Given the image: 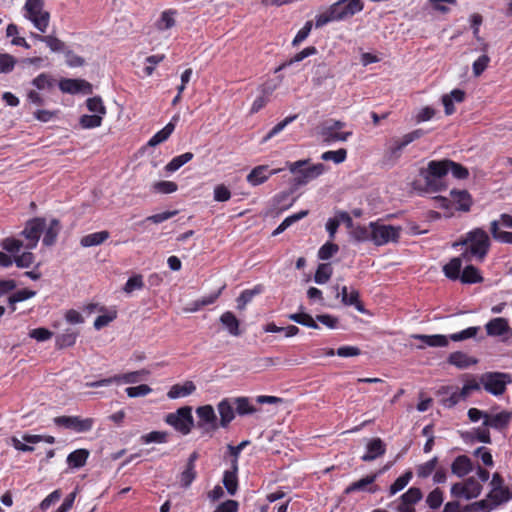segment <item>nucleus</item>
<instances>
[{
  "mask_svg": "<svg viewBox=\"0 0 512 512\" xmlns=\"http://www.w3.org/2000/svg\"><path fill=\"white\" fill-rule=\"evenodd\" d=\"M468 417L472 422L482 420V426L474 428L471 432L473 438L482 443H490L489 428L500 430L508 425L511 415L506 411L498 413H484L477 408L468 410Z\"/></svg>",
  "mask_w": 512,
  "mask_h": 512,
  "instance_id": "nucleus-1",
  "label": "nucleus"
},
{
  "mask_svg": "<svg viewBox=\"0 0 512 512\" xmlns=\"http://www.w3.org/2000/svg\"><path fill=\"white\" fill-rule=\"evenodd\" d=\"M44 228L45 219H31L26 223L25 228L21 233L25 238V242L14 237H8L2 240L1 246L4 250L11 254L19 253L22 248L34 249L38 244Z\"/></svg>",
  "mask_w": 512,
  "mask_h": 512,
  "instance_id": "nucleus-2",
  "label": "nucleus"
},
{
  "mask_svg": "<svg viewBox=\"0 0 512 512\" xmlns=\"http://www.w3.org/2000/svg\"><path fill=\"white\" fill-rule=\"evenodd\" d=\"M462 245L465 250L462 252V257L466 263L471 261L482 262L490 248V239L484 230L476 228L468 232L465 238L453 246Z\"/></svg>",
  "mask_w": 512,
  "mask_h": 512,
  "instance_id": "nucleus-3",
  "label": "nucleus"
},
{
  "mask_svg": "<svg viewBox=\"0 0 512 512\" xmlns=\"http://www.w3.org/2000/svg\"><path fill=\"white\" fill-rule=\"evenodd\" d=\"M363 9L361 0H339L315 17V26L320 28L330 22L342 21Z\"/></svg>",
  "mask_w": 512,
  "mask_h": 512,
  "instance_id": "nucleus-4",
  "label": "nucleus"
},
{
  "mask_svg": "<svg viewBox=\"0 0 512 512\" xmlns=\"http://www.w3.org/2000/svg\"><path fill=\"white\" fill-rule=\"evenodd\" d=\"M489 479V472L479 467L477 469V478L472 476L462 482L455 483L451 487V495L456 498L470 500L477 498L482 491V483Z\"/></svg>",
  "mask_w": 512,
  "mask_h": 512,
  "instance_id": "nucleus-5",
  "label": "nucleus"
},
{
  "mask_svg": "<svg viewBox=\"0 0 512 512\" xmlns=\"http://www.w3.org/2000/svg\"><path fill=\"white\" fill-rule=\"evenodd\" d=\"M479 327H468L460 332L453 333L449 337L445 335L435 334V335H422L415 334L412 335L411 338L415 340H419L421 343L416 345L417 349H424L426 346L430 347H445L449 343V339L452 341H463L469 338H473L477 335L479 331Z\"/></svg>",
  "mask_w": 512,
  "mask_h": 512,
  "instance_id": "nucleus-6",
  "label": "nucleus"
},
{
  "mask_svg": "<svg viewBox=\"0 0 512 512\" xmlns=\"http://www.w3.org/2000/svg\"><path fill=\"white\" fill-rule=\"evenodd\" d=\"M309 163L310 160L308 159L286 163L287 168L294 175L295 185H306L326 172L324 164L309 165Z\"/></svg>",
  "mask_w": 512,
  "mask_h": 512,
  "instance_id": "nucleus-7",
  "label": "nucleus"
},
{
  "mask_svg": "<svg viewBox=\"0 0 512 512\" xmlns=\"http://www.w3.org/2000/svg\"><path fill=\"white\" fill-rule=\"evenodd\" d=\"M402 228L386 224L377 220L372 222V243L376 246H383L389 243H395L399 240Z\"/></svg>",
  "mask_w": 512,
  "mask_h": 512,
  "instance_id": "nucleus-8",
  "label": "nucleus"
},
{
  "mask_svg": "<svg viewBox=\"0 0 512 512\" xmlns=\"http://www.w3.org/2000/svg\"><path fill=\"white\" fill-rule=\"evenodd\" d=\"M43 6V0H27L24 5L25 17L42 33L47 30L50 20V15Z\"/></svg>",
  "mask_w": 512,
  "mask_h": 512,
  "instance_id": "nucleus-9",
  "label": "nucleus"
},
{
  "mask_svg": "<svg viewBox=\"0 0 512 512\" xmlns=\"http://www.w3.org/2000/svg\"><path fill=\"white\" fill-rule=\"evenodd\" d=\"M165 421L176 431L182 433L183 435H187L190 433L194 424L192 408L190 406L181 407L175 412L167 414Z\"/></svg>",
  "mask_w": 512,
  "mask_h": 512,
  "instance_id": "nucleus-10",
  "label": "nucleus"
},
{
  "mask_svg": "<svg viewBox=\"0 0 512 512\" xmlns=\"http://www.w3.org/2000/svg\"><path fill=\"white\" fill-rule=\"evenodd\" d=\"M511 382L512 379L508 373L487 372L480 377L482 387L495 396L503 394L506 386Z\"/></svg>",
  "mask_w": 512,
  "mask_h": 512,
  "instance_id": "nucleus-11",
  "label": "nucleus"
},
{
  "mask_svg": "<svg viewBox=\"0 0 512 512\" xmlns=\"http://www.w3.org/2000/svg\"><path fill=\"white\" fill-rule=\"evenodd\" d=\"M345 123L338 120L326 121L322 127L320 134L326 143L345 142L352 135V131H341L345 127Z\"/></svg>",
  "mask_w": 512,
  "mask_h": 512,
  "instance_id": "nucleus-12",
  "label": "nucleus"
},
{
  "mask_svg": "<svg viewBox=\"0 0 512 512\" xmlns=\"http://www.w3.org/2000/svg\"><path fill=\"white\" fill-rule=\"evenodd\" d=\"M55 425L81 433L92 429L93 419L78 416H60L53 419Z\"/></svg>",
  "mask_w": 512,
  "mask_h": 512,
  "instance_id": "nucleus-13",
  "label": "nucleus"
},
{
  "mask_svg": "<svg viewBox=\"0 0 512 512\" xmlns=\"http://www.w3.org/2000/svg\"><path fill=\"white\" fill-rule=\"evenodd\" d=\"M59 89L63 93L68 94H91L92 85L83 79H69L65 78L60 80Z\"/></svg>",
  "mask_w": 512,
  "mask_h": 512,
  "instance_id": "nucleus-14",
  "label": "nucleus"
},
{
  "mask_svg": "<svg viewBox=\"0 0 512 512\" xmlns=\"http://www.w3.org/2000/svg\"><path fill=\"white\" fill-rule=\"evenodd\" d=\"M281 169L270 170L267 165H259L252 169L246 180L251 186H258L266 182L270 176L279 173Z\"/></svg>",
  "mask_w": 512,
  "mask_h": 512,
  "instance_id": "nucleus-15",
  "label": "nucleus"
},
{
  "mask_svg": "<svg viewBox=\"0 0 512 512\" xmlns=\"http://www.w3.org/2000/svg\"><path fill=\"white\" fill-rule=\"evenodd\" d=\"M512 499V493L507 487L492 488L484 501L491 507V511Z\"/></svg>",
  "mask_w": 512,
  "mask_h": 512,
  "instance_id": "nucleus-16",
  "label": "nucleus"
},
{
  "mask_svg": "<svg viewBox=\"0 0 512 512\" xmlns=\"http://www.w3.org/2000/svg\"><path fill=\"white\" fill-rule=\"evenodd\" d=\"M196 389V384L193 381L186 380L172 385L167 392V397L171 400L185 398L194 394Z\"/></svg>",
  "mask_w": 512,
  "mask_h": 512,
  "instance_id": "nucleus-17",
  "label": "nucleus"
},
{
  "mask_svg": "<svg viewBox=\"0 0 512 512\" xmlns=\"http://www.w3.org/2000/svg\"><path fill=\"white\" fill-rule=\"evenodd\" d=\"M234 407L232 398H224L218 403L217 410L220 416L221 427L226 428L235 418Z\"/></svg>",
  "mask_w": 512,
  "mask_h": 512,
  "instance_id": "nucleus-18",
  "label": "nucleus"
},
{
  "mask_svg": "<svg viewBox=\"0 0 512 512\" xmlns=\"http://www.w3.org/2000/svg\"><path fill=\"white\" fill-rule=\"evenodd\" d=\"M197 417L199 418V426L209 427L212 429L217 428V416L214 408L211 405H203L196 409Z\"/></svg>",
  "mask_w": 512,
  "mask_h": 512,
  "instance_id": "nucleus-19",
  "label": "nucleus"
},
{
  "mask_svg": "<svg viewBox=\"0 0 512 512\" xmlns=\"http://www.w3.org/2000/svg\"><path fill=\"white\" fill-rule=\"evenodd\" d=\"M465 92L461 89H454L450 93L444 94L441 98L446 115H452L455 112V104L463 102Z\"/></svg>",
  "mask_w": 512,
  "mask_h": 512,
  "instance_id": "nucleus-20",
  "label": "nucleus"
},
{
  "mask_svg": "<svg viewBox=\"0 0 512 512\" xmlns=\"http://www.w3.org/2000/svg\"><path fill=\"white\" fill-rule=\"evenodd\" d=\"M430 171L426 168L421 169L420 176L424 181L423 190L427 193L438 192L445 189L446 184L444 180L436 177L435 175H429Z\"/></svg>",
  "mask_w": 512,
  "mask_h": 512,
  "instance_id": "nucleus-21",
  "label": "nucleus"
},
{
  "mask_svg": "<svg viewBox=\"0 0 512 512\" xmlns=\"http://www.w3.org/2000/svg\"><path fill=\"white\" fill-rule=\"evenodd\" d=\"M385 444L380 438H372L367 441L366 452L361 457L363 461H372L385 453Z\"/></svg>",
  "mask_w": 512,
  "mask_h": 512,
  "instance_id": "nucleus-22",
  "label": "nucleus"
},
{
  "mask_svg": "<svg viewBox=\"0 0 512 512\" xmlns=\"http://www.w3.org/2000/svg\"><path fill=\"white\" fill-rule=\"evenodd\" d=\"M179 120V115H174L171 119V121L160 131H158L156 134H154L150 140L148 141L147 145L150 147H155L163 142H165L170 135L173 133L176 123Z\"/></svg>",
  "mask_w": 512,
  "mask_h": 512,
  "instance_id": "nucleus-23",
  "label": "nucleus"
},
{
  "mask_svg": "<svg viewBox=\"0 0 512 512\" xmlns=\"http://www.w3.org/2000/svg\"><path fill=\"white\" fill-rule=\"evenodd\" d=\"M439 394L442 396V405L447 408L455 406L460 400L464 399L461 391L453 386L442 387Z\"/></svg>",
  "mask_w": 512,
  "mask_h": 512,
  "instance_id": "nucleus-24",
  "label": "nucleus"
},
{
  "mask_svg": "<svg viewBox=\"0 0 512 512\" xmlns=\"http://www.w3.org/2000/svg\"><path fill=\"white\" fill-rule=\"evenodd\" d=\"M377 478V474L366 476L358 481L351 483L346 489L345 493L350 494L355 491H365L369 493H375L377 491V487L373 486Z\"/></svg>",
  "mask_w": 512,
  "mask_h": 512,
  "instance_id": "nucleus-25",
  "label": "nucleus"
},
{
  "mask_svg": "<svg viewBox=\"0 0 512 512\" xmlns=\"http://www.w3.org/2000/svg\"><path fill=\"white\" fill-rule=\"evenodd\" d=\"M219 320L223 328L231 336L237 337L241 335L240 321L237 319L234 313L226 311L220 316Z\"/></svg>",
  "mask_w": 512,
  "mask_h": 512,
  "instance_id": "nucleus-26",
  "label": "nucleus"
},
{
  "mask_svg": "<svg viewBox=\"0 0 512 512\" xmlns=\"http://www.w3.org/2000/svg\"><path fill=\"white\" fill-rule=\"evenodd\" d=\"M485 329L489 336H502L509 330L508 320L502 317L493 318L486 323Z\"/></svg>",
  "mask_w": 512,
  "mask_h": 512,
  "instance_id": "nucleus-27",
  "label": "nucleus"
},
{
  "mask_svg": "<svg viewBox=\"0 0 512 512\" xmlns=\"http://www.w3.org/2000/svg\"><path fill=\"white\" fill-rule=\"evenodd\" d=\"M177 11L174 9L164 10L159 19L155 23V27L158 31L164 32L176 25Z\"/></svg>",
  "mask_w": 512,
  "mask_h": 512,
  "instance_id": "nucleus-28",
  "label": "nucleus"
},
{
  "mask_svg": "<svg viewBox=\"0 0 512 512\" xmlns=\"http://www.w3.org/2000/svg\"><path fill=\"white\" fill-rule=\"evenodd\" d=\"M464 258L462 254L459 257L452 258L443 266L444 275L450 280H458L462 273Z\"/></svg>",
  "mask_w": 512,
  "mask_h": 512,
  "instance_id": "nucleus-29",
  "label": "nucleus"
},
{
  "mask_svg": "<svg viewBox=\"0 0 512 512\" xmlns=\"http://www.w3.org/2000/svg\"><path fill=\"white\" fill-rule=\"evenodd\" d=\"M341 222H344L347 224L348 227L352 226V218L350 215L346 212H340L338 213L334 218H329L326 222V230L329 233L330 238H334L338 227L340 226Z\"/></svg>",
  "mask_w": 512,
  "mask_h": 512,
  "instance_id": "nucleus-30",
  "label": "nucleus"
},
{
  "mask_svg": "<svg viewBox=\"0 0 512 512\" xmlns=\"http://www.w3.org/2000/svg\"><path fill=\"white\" fill-rule=\"evenodd\" d=\"M450 196L452 203L457 205V210L468 211L470 209L472 200L466 190H452Z\"/></svg>",
  "mask_w": 512,
  "mask_h": 512,
  "instance_id": "nucleus-31",
  "label": "nucleus"
},
{
  "mask_svg": "<svg viewBox=\"0 0 512 512\" xmlns=\"http://www.w3.org/2000/svg\"><path fill=\"white\" fill-rule=\"evenodd\" d=\"M473 469V465L471 460L465 456H458L452 463L451 470L452 473L458 477H464L468 473H470Z\"/></svg>",
  "mask_w": 512,
  "mask_h": 512,
  "instance_id": "nucleus-32",
  "label": "nucleus"
},
{
  "mask_svg": "<svg viewBox=\"0 0 512 512\" xmlns=\"http://www.w3.org/2000/svg\"><path fill=\"white\" fill-rule=\"evenodd\" d=\"M340 294H341L342 302L345 305L355 306V308L359 312H361V313L365 312L362 304L359 301V293H358L357 290H355V289H348L346 286H343L341 288V293Z\"/></svg>",
  "mask_w": 512,
  "mask_h": 512,
  "instance_id": "nucleus-33",
  "label": "nucleus"
},
{
  "mask_svg": "<svg viewBox=\"0 0 512 512\" xmlns=\"http://www.w3.org/2000/svg\"><path fill=\"white\" fill-rule=\"evenodd\" d=\"M237 470L238 466L236 460H233L232 470L225 471L223 476V484L230 495H234L238 488Z\"/></svg>",
  "mask_w": 512,
  "mask_h": 512,
  "instance_id": "nucleus-34",
  "label": "nucleus"
},
{
  "mask_svg": "<svg viewBox=\"0 0 512 512\" xmlns=\"http://www.w3.org/2000/svg\"><path fill=\"white\" fill-rule=\"evenodd\" d=\"M109 236V232L105 230L94 232L83 236L80 240V244L82 247L98 246L104 243L109 238Z\"/></svg>",
  "mask_w": 512,
  "mask_h": 512,
  "instance_id": "nucleus-35",
  "label": "nucleus"
},
{
  "mask_svg": "<svg viewBox=\"0 0 512 512\" xmlns=\"http://www.w3.org/2000/svg\"><path fill=\"white\" fill-rule=\"evenodd\" d=\"M451 164V160H440V161H430L427 164L426 169L430 171L429 175H435L436 177L444 180L445 176L449 172V165Z\"/></svg>",
  "mask_w": 512,
  "mask_h": 512,
  "instance_id": "nucleus-36",
  "label": "nucleus"
},
{
  "mask_svg": "<svg viewBox=\"0 0 512 512\" xmlns=\"http://www.w3.org/2000/svg\"><path fill=\"white\" fill-rule=\"evenodd\" d=\"M459 280L464 284H474L482 282L483 277L475 266L467 264L463 268Z\"/></svg>",
  "mask_w": 512,
  "mask_h": 512,
  "instance_id": "nucleus-37",
  "label": "nucleus"
},
{
  "mask_svg": "<svg viewBox=\"0 0 512 512\" xmlns=\"http://www.w3.org/2000/svg\"><path fill=\"white\" fill-rule=\"evenodd\" d=\"M59 230H60V224L57 220H55V219L51 220L48 225L45 222V228L43 230V232H44L43 244L46 246H51L55 242L57 235L59 233Z\"/></svg>",
  "mask_w": 512,
  "mask_h": 512,
  "instance_id": "nucleus-38",
  "label": "nucleus"
},
{
  "mask_svg": "<svg viewBox=\"0 0 512 512\" xmlns=\"http://www.w3.org/2000/svg\"><path fill=\"white\" fill-rule=\"evenodd\" d=\"M89 451L86 449H77L71 452L67 457V463L71 468H80L86 464Z\"/></svg>",
  "mask_w": 512,
  "mask_h": 512,
  "instance_id": "nucleus-39",
  "label": "nucleus"
},
{
  "mask_svg": "<svg viewBox=\"0 0 512 512\" xmlns=\"http://www.w3.org/2000/svg\"><path fill=\"white\" fill-rule=\"evenodd\" d=\"M372 222L368 225H358L353 227L351 237L357 242H372Z\"/></svg>",
  "mask_w": 512,
  "mask_h": 512,
  "instance_id": "nucleus-40",
  "label": "nucleus"
},
{
  "mask_svg": "<svg viewBox=\"0 0 512 512\" xmlns=\"http://www.w3.org/2000/svg\"><path fill=\"white\" fill-rule=\"evenodd\" d=\"M449 363L458 368L464 369L477 363V360L466 353L454 352L449 356Z\"/></svg>",
  "mask_w": 512,
  "mask_h": 512,
  "instance_id": "nucleus-41",
  "label": "nucleus"
},
{
  "mask_svg": "<svg viewBox=\"0 0 512 512\" xmlns=\"http://www.w3.org/2000/svg\"><path fill=\"white\" fill-rule=\"evenodd\" d=\"M149 375L145 369L116 375V383L133 384L144 380Z\"/></svg>",
  "mask_w": 512,
  "mask_h": 512,
  "instance_id": "nucleus-42",
  "label": "nucleus"
},
{
  "mask_svg": "<svg viewBox=\"0 0 512 512\" xmlns=\"http://www.w3.org/2000/svg\"><path fill=\"white\" fill-rule=\"evenodd\" d=\"M235 406L236 413L240 416L253 414L257 409L252 405L248 397H235L232 398Z\"/></svg>",
  "mask_w": 512,
  "mask_h": 512,
  "instance_id": "nucleus-43",
  "label": "nucleus"
},
{
  "mask_svg": "<svg viewBox=\"0 0 512 512\" xmlns=\"http://www.w3.org/2000/svg\"><path fill=\"white\" fill-rule=\"evenodd\" d=\"M193 157H194V155L191 152H186L181 155H178V156L172 158V160L166 164L165 171L169 172V173H173V172L177 171L178 169H180L183 165H185L186 163L191 161L193 159Z\"/></svg>",
  "mask_w": 512,
  "mask_h": 512,
  "instance_id": "nucleus-44",
  "label": "nucleus"
},
{
  "mask_svg": "<svg viewBox=\"0 0 512 512\" xmlns=\"http://www.w3.org/2000/svg\"><path fill=\"white\" fill-rule=\"evenodd\" d=\"M78 332L74 329H66L56 337V345L60 348L70 347L76 343Z\"/></svg>",
  "mask_w": 512,
  "mask_h": 512,
  "instance_id": "nucleus-45",
  "label": "nucleus"
},
{
  "mask_svg": "<svg viewBox=\"0 0 512 512\" xmlns=\"http://www.w3.org/2000/svg\"><path fill=\"white\" fill-rule=\"evenodd\" d=\"M490 232L496 241L505 244H512V232H507L499 228L498 221L491 222Z\"/></svg>",
  "mask_w": 512,
  "mask_h": 512,
  "instance_id": "nucleus-46",
  "label": "nucleus"
},
{
  "mask_svg": "<svg viewBox=\"0 0 512 512\" xmlns=\"http://www.w3.org/2000/svg\"><path fill=\"white\" fill-rule=\"evenodd\" d=\"M32 85L40 91H49L54 87L55 80L47 73H41L32 80Z\"/></svg>",
  "mask_w": 512,
  "mask_h": 512,
  "instance_id": "nucleus-47",
  "label": "nucleus"
},
{
  "mask_svg": "<svg viewBox=\"0 0 512 512\" xmlns=\"http://www.w3.org/2000/svg\"><path fill=\"white\" fill-rule=\"evenodd\" d=\"M221 291H222V288L219 289L215 293L209 294L207 296H203L202 298L194 301L193 303H191V307L187 308L186 311L196 312L199 309H201L203 306L213 304L217 300V298L220 296Z\"/></svg>",
  "mask_w": 512,
  "mask_h": 512,
  "instance_id": "nucleus-48",
  "label": "nucleus"
},
{
  "mask_svg": "<svg viewBox=\"0 0 512 512\" xmlns=\"http://www.w3.org/2000/svg\"><path fill=\"white\" fill-rule=\"evenodd\" d=\"M38 41L44 42L52 52H62L65 49V44L60 39L53 35L41 36L33 35Z\"/></svg>",
  "mask_w": 512,
  "mask_h": 512,
  "instance_id": "nucleus-49",
  "label": "nucleus"
},
{
  "mask_svg": "<svg viewBox=\"0 0 512 512\" xmlns=\"http://www.w3.org/2000/svg\"><path fill=\"white\" fill-rule=\"evenodd\" d=\"M288 318L293 321V322H296L300 325H303V326H306V327H309V328H313V329H318V324L316 323V321L313 319V317L307 313H293V314H290L288 316Z\"/></svg>",
  "mask_w": 512,
  "mask_h": 512,
  "instance_id": "nucleus-50",
  "label": "nucleus"
},
{
  "mask_svg": "<svg viewBox=\"0 0 512 512\" xmlns=\"http://www.w3.org/2000/svg\"><path fill=\"white\" fill-rule=\"evenodd\" d=\"M103 118L104 117L99 114L82 115L80 117L79 123L84 129L97 128L101 126Z\"/></svg>",
  "mask_w": 512,
  "mask_h": 512,
  "instance_id": "nucleus-51",
  "label": "nucleus"
},
{
  "mask_svg": "<svg viewBox=\"0 0 512 512\" xmlns=\"http://www.w3.org/2000/svg\"><path fill=\"white\" fill-rule=\"evenodd\" d=\"M296 115L288 116L284 120L276 124L263 138L262 142L265 143L272 139L274 136L282 132L290 123L296 119Z\"/></svg>",
  "mask_w": 512,
  "mask_h": 512,
  "instance_id": "nucleus-52",
  "label": "nucleus"
},
{
  "mask_svg": "<svg viewBox=\"0 0 512 512\" xmlns=\"http://www.w3.org/2000/svg\"><path fill=\"white\" fill-rule=\"evenodd\" d=\"M413 473L411 471L405 472L403 475L398 477L394 483L390 486V495H395L399 491L403 490L410 480L412 479Z\"/></svg>",
  "mask_w": 512,
  "mask_h": 512,
  "instance_id": "nucleus-53",
  "label": "nucleus"
},
{
  "mask_svg": "<svg viewBox=\"0 0 512 512\" xmlns=\"http://www.w3.org/2000/svg\"><path fill=\"white\" fill-rule=\"evenodd\" d=\"M331 275H332V268H331L330 264H327V263L320 264L317 267V270H316V273L314 276V281L317 284H325L330 279Z\"/></svg>",
  "mask_w": 512,
  "mask_h": 512,
  "instance_id": "nucleus-54",
  "label": "nucleus"
},
{
  "mask_svg": "<svg viewBox=\"0 0 512 512\" xmlns=\"http://www.w3.org/2000/svg\"><path fill=\"white\" fill-rule=\"evenodd\" d=\"M117 317V311L115 309H110L106 311L104 314L99 315L94 321V328L96 330H100L103 327L109 325L113 320Z\"/></svg>",
  "mask_w": 512,
  "mask_h": 512,
  "instance_id": "nucleus-55",
  "label": "nucleus"
},
{
  "mask_svg": "<svg viewBox=\"0 0 512 512\" xmlns=\"http://www.w3.org/2000/svg\"><path fill=\"white\" fill-rule=\"evenodd\" d=\"M347 151L343 148L338 150H330L322 153L321 159L324 161H333L335 164H340L346 160Z\"/></svg>",
  "mask_w": 512,
  "mask_h": 512,
  "instance_id": "nucleus-56",
  "label": "nucleus"
},
{
  "mask_svg": "<svg viewBox=\"0 0 512 512\" xmlns=\"http://www.w3.org/2000/svg\"><path fill=\"white\" fill-rule=\"evenodd\" d=\"M87 108L93 114H99L101 116H105L106 107L103 104V101L100 97L95 96L92 98H88L86 101Z\"/></svg>",
  "mask_w": 512,
  "mask_h": 512,
  "instance_id": "nucleus-57",
  "label": "nucleus"
},
{
  "mask_svg": "<svg viewBox=\"0 0 512 512\" xmlns=\"http://www.w3.org/2000/svg\"><path fill=\"white\" fill-rule=\"evenodd\" d=\"M422 496L423 494L419 488L411 487L400 497V501L415 505L422 499Z\"/></svg>",
  "mask_w": 512,
  "mask_h": 512,
  "instance_id": "nucleus-58",
  "label": "nucleus"
},
{
  "mask_svg": "<svg viewBox=\"0 0 512 512\" xmlns=\"http://www.w3.org/2000/svg\"><path fill=\"white\" fill-rule=\"evenodd\" d=\"M443 493L439 488L434 489L426 498V503L431 509L439 508L443 503Z\"/></svg>",
  "mask_w": 512,
  "mask_h": 512,
  "instance_id": "nucleus-59",
  "label": "nucleus"
},
{
  "mask_svg": "<svg viewBox=\"0 0 512 512\" xmlns=\"http://www.w3.org/2000/svg\"><path fill=\"white\" fill-rule=\"evenodd\" d=\"M143 286V277L141 275H134L127 280L123 290L125 293L131 294L135 290H141Z\"/></svg>",
  "mask_w": 512,
  "mask_h": 512,
  "instance_id": "nucleus-60",
  "label": "nucleus"
},
{
  "mask_svg": "<svg viewBox=\"0 0 512 512\" xmlns=\"http://www.w3.org/2000/svg\"><path fill=\"white\" fill-rule=\"evenodd\" d=\"M153 189L157 193L171 194L177 191L178 185L173 181H159L153 184Z\"/></svg>",
  "mask_w": 512,
  "mask_h": 512,
  "instance_id": "nucleus-61",
  "label": "nucleus"
},
{
  "mask_svg": "<svg viewBox=\"0 0 512 512\" xmlns=\"http://www.w3.org/2000/svg\"><path fill=\"white\" fill-rule=\"evenodd\" d=\"M141 440L145 444L165 443L167 441V433L163 431H152L143 435Z\"/></svg>",
  "mask_w": 512,
  "mask_h": 512,
  "instance_id": "nucleus-62",
  "label": "nucleus"
},
{
  "mask_svg": "<svg viewBox=\"0 0 512 512\" xmlns=\"http://www.w3.org/2000/svg\"><path fill=\"white\" fill-rule=\"evenodd\" d=\"M16 64V59L7 53H0V73L11 72Z\"/></svg>",
  "mask_w": 512,
  "mask_h": 512,
  "instance_id": "nucleus-63",
  "label": "nucleus"
},
{
  "mask_svg": "<svg viewBox=\"0 0 512 512\" xmlns=\"http://www.w3.org/2000/svg\"><path fill=\"white\" fill-rule=\"evenodd\" d=\"M338 250L339 248L336 244L327 242L319 249L318 257L321 260H328L333 257L338 252Z\"/></svg>",
  "mask_w": 512,
  "mask_h": 512,
  "instance_id": "nucleus-64",
  "label": "nucleus"
}]
</instances>
